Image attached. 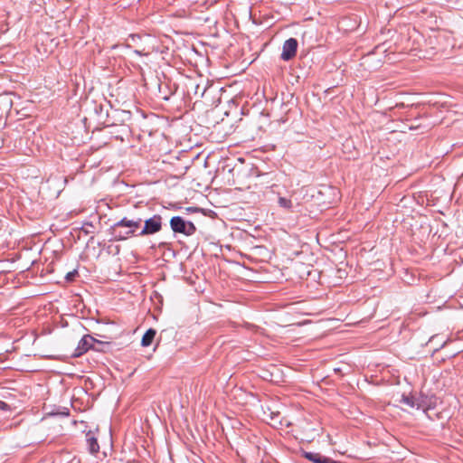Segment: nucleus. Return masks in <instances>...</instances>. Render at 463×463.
I'll return each instance as SVG.
<instances>
[{
    "instance_id": "obj_1",
    "label": "nucleus",
    "mask_w": 463,
    "mask_h": 463,
    "mask_svg": "<svg viewBox=\"0 0 463 463\" xmlns=\"http://www.w3.org/2000/svg\"><path fill=\"white\" fill-rule=\"evenodd\" d=\"M170 227L175 233H182L185 236H191L196 231L193 222L186 221L181 216H173L170 219Z\"/></svg>"
},
{
    "instance_id": "obj_2",
    "label": "nucleus",
    "mask_w": 463,
    "mask_h": 463,
    "mask_svg": "<svg viewBox=\"0 0 463 463\" xmlns=\"http://www.w3.org/2000/svg\"><path fill=\"white\" fill-rule=\"evenodd\" d=\"M162 218L159 215H155L152 218H149L145 221V225L143 230L140 232L139 235H148L158 232L162 228Z\"/></svg>"
},
{
    "instance_id": "obj_3",
    "label": "nucleus",
    "mask_w": 463,
    "mask_h": 463,
    "mask_svg": "<svg viewBox=\"0 0 463 463\" xmlns=\"http://www.w3.org/2000/svg\"><path fill=\"white\" fill-rule=\"evenodd\" d=\"M298 49V41L295 38H289L283 43L281 59L289 61L295 57Z\"/></svg>"
},
{
    "instance_id": "obj_4",
    "label": "nucleus",
    "mask_w": 463,
    "mask_h": 463,
    "mask_svg": "<svg viewBox=\"0 0 463 463\" xmlns=\"http://www.w3.org/2000/svg\"><path fill=\"white\" fill-rule=\"evenodd\" d=\"M95 342H96V339L93 338L92 336H90L89 335H84L80 340L73 355L76 357L82 355L83 354H85L88 350H90L93 346Z\"/></svg>"
},
{
    "instance_id": "obj_5",
    "label": "nucleus",
    "mask_w": 463,
    "mask_h": 463,
    "mask_svg": "<svg viewBox=\"0 0 463 463\" xmlns=\"http://www.w3.org/2000/svg\"><path fill=\"white\" fill-rule=\"evenodd\" d=\"M142 220L140 218L137 220H128L127 218H123L120 221H118L117 223H115L116 227H128L132 228L133 230L130 231L128 233H133L135 232V229H137L141 224Z\"/></svg>"
},
{
    "instance_id": "obj_6",
    "label": "nucleus",
    "mask_w": 463,
    "mask_h": 463,
    "mask_svg": "<svg viewBox=\"0 0 463 463\" xmlns=\"http://www.w3.org/2000/svg\"><path fill=\"white\" fill-rule=\"evenodd\" d=\"M185 211L187 213H201L203 216H207L212 219L216 217V213L210 209H203V208H200V207L192 206V207H187L185 209Z\"/></svg>"
},
{
    "instance_id": "obj_7",
    "label": "nucleus",
    "mask_w": 463,
    "mask_h": 463,
    "mask_svg": "<svg viewBox=\"0 0 463 463\" xmlns=\"http://www.w3.org/2000/svg\"><path fill=\"white\" fill-rule=\"evenodd\" d=\"M86 441L89 447V450L91 454H96L99 450V445L97 441V439L91 432H88L86 435Z\"/></svg>"
},
{
    "instance_id": "obj_8",
    "label": "nucleus",
    "mask_w": 463,
    "mask_h": 463,
    "mask_svg": "<svg viewBox=\"0 0 463 463\" xmlns=\"http://www.w3.org/2000/svg\"><path fill=\"white\" fill-rule=\"evenodd\" d=\"M156 334V331L153 328H149L143 335L142 337V340H141V345L143 346H149L154 338H155V335Z\"/></svg>"
},
{
    "instance_id": "obj_9",
    "label": "nucleus",
    "mask_w": 463,
    "mask_h": 463,
    "mask_svg": "<svg viewBox=\"0 0 463 463\" xmlns=\"http://www.w3.org/2000/svg\"><path fill=\"white\" fill-rule=\"evenodd\" d=\"M305 457L314 463H326V457L320 455L319 453L306 452Z\"/></svg>"
},
{
    "instance_id": "obj_10",
    "label": "nucleus",
    "mask_w": 463,
    "mask_h": 463,
    "mask_svg": "<svg viewBox=\"0 0 463 463\" xmlns=\"http://www.w3.org/2000/svg\"><path fill=\"white\" fill-rule=\"evenodd\" d=\"M400 402L402 404H404V405H406V406H408L410 408H414V407L419 408L418 404L416 403L415 399L413 397H411V396L402 395Z\"/></svg>"
},
{
    "instance_id": "obj_11",
    "label": "nucleus",
    "mask_w": 463,
    "mask_h": 463,
    "mask_svg": "<svg viewBox=\"0 0 463 463\" xmlns=\"http://www.w3.org/2000/svg\"><path fill=\"white\" fill-rule=\"evenodd\" d=\"M207 86L202 88L200 84H196L194 85V94L202 98L204 95Z\"/></svg>"
},
{
    "instance_id": "obj_12",
    "label": "nucleus",
    "mask_w": 463,
    "mask_h": 463,
    "mask_svg": "<svg viewBox=\"0 0 463 463\" xmlns=\"http://www.w3.org/2000/svg\"><path fill=\"white\" fill-rule=\"evenodd\" d=\"M134 52L136 54H138V55H148L149 54V51H146V48H142V49H136L134 51Z\"/></svg>"
},
{
    "instance_id": "obj_13",
    "label": "nucleus",
    "mask_w": 463,
    "mask_h": 463,
    "mask_svg": "<svg viewBox=\"0 0 463 463\" xmlns=\"http://www.w3.org/2000/svg\"><path fill=\"white\" fill-rule=\"evenodd\" d=\"M129 39L134 43H137L138 41L141 40V37L137 34H131L129 36Z\"/></svg>"
},
{
    "instance_id": "obj_14",
    "label": "nucleus",
    "mask_w": 463,
    "mask_h": 463,
    "mask_svg": "<svg viewBox=\"0 0 463 463\" xmlns=\"http://www.w3.org/2000/svg\"><path fill=\"white\" fill-rule=\"evenodd\" d=\"M76 274V271H72V272H69L67 275H66V279L67 280H72L74 276Z\"/></svg>"
},
{
    "instance_id": "obj_15",
    "label": "nucleus",
    "mask_w": 463,
    "mask_h": 463,
    "mask_svg": "<svg viewBox=\"0 0 463 463\" xmlns=\"http://www.w3.org/2000/svg\"><path fill=\"white\" fill-rule=\"evenodd\" d=\"M0 409L6 411L8 409V404L0 400Z\"/></svg>"
},
{
    "instance_id": "obj_16",
    "label": "nucleus",
    "mask_w": 463,
    "mask_h": 463,
    "mask_svg": "<svg viewBox=\"0 0 463 463\" xmlns=\"http://www.w3.org/2000/svg\"><path fill=\"white\" fill-rule=\"evenodd\" d=\"M326 463H340V462L335 461V460H333V459H331V458H326Z\"/></svg>"
},
{
    "instance_id": "obj_17",
    "label": "nucleus",
    "mask_w": 463,
    "mask_h": 463,
    "mask_svg": "<svg viewBox=\"0 0 463 463\" xmlns=\"http://www.w3.org/2000/svg\"><path fill=\"white\" fill-rule=\"evenodd\" d=\"M279 203H287V202L284 198H279Z\"/></svg>"
}]
</instances>
